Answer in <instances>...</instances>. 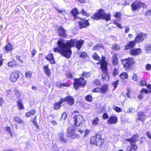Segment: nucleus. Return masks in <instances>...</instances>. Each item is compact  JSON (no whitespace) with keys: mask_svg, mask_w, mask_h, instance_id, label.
Returning <instances> with one entry per match:
<instances>
[{"mask_svg":"<svg viewBox=\"0 0 151 151\" xmlns=\"http://www.w3.org/2000/svg\"><path fill=\"white\" fill-rule=\"evenodd\" d=\"M84 40L76 39L71 40L65 42L64 41L60 39L57 42L58 47L53 48L55 52H59L67 58H69L72 54L70 48L75 46L78 50H79L84 43Z\"/></svg>","mask_w":151,"mask_h":151,"instance_id":"nucleus-1","label":"nucleus"},{"mask_svg":"<svg viewBox=\"0 0 151 151\" xmlns=\"http://www.w3.org/2000/svg\"><path fill=\"white\" fill-rule=\"evenodd\" d=\"M105 59L104 56L102 57L101 61V68L103 72L102 75V80L103 81L107 82L109 80V78L107 72V65L108 63L105 60Z\"/></svg>","mask_w":151,"mask_h":151,"instance_id":"nucleus-2","label":"nucleus"},{"mask_svg":"<svg viewBox=\"0 0 151 151\" xmlns=\"http://www.w3.org/2000/svg\"><path fill=\"white\" fill-rule=\"evenodd\" d=\"M92 17L96 20L105 19L107 21L111 20L110 14L105 13L104 10L102 9H100Z\"/></svg>","mask_w":151,"mask_h":151,"instance_id":"nucleus-3","label":"nucleus"},{"mask_svg":"<svg viewBox=\"0 0 151 151\" xmlns=\"http://www.w3.org/2000/svg\"><path fill=\"white\" fill-rule=\"evenodd\" d=\"M64 101H66L70 105H73L74 103V100L71 96H68L65 97L64 99H62L59 102H57L54 104V108L55 110L60 109L61 104Z\"/></svg>","mask_w":151,"mask_h":151,"instance_id":"nucleus-4","label":"nucleus"},{"mask_svg":"<svg viewBox=\"0 0 151 151\" xmlns=\"http://www.w3.org/2000/svg\"><path fill=\"white\" fill-rule=\"evenodd\" d=\"M122 63L123 65L124 69L127 70L128 68H130L132 66L134 65L135 64V62L133 58H130L122 60Z\"/></svg>","mask_w":151,"mask_h":151,"instance_id":"nucleus-5","label":"nucleus"},{"mask_svg":"<svg viewBox=\"0 0 151 151\" xmlns=\"http://www.w3.org/2000/svg\"><path fill=\"white\" fill-rule=\"evenodd\" d=\"M90 141L92 144L98 146H101L104 142V140L99 135L93 137L91 138Z\"/></svg>","mask_w":151,"mask_h":151,"instance_id":"nucleus-6","label":"nucleus"},{"mask_svg":"<svg viewBox=\"0 0 151 151\" xmlns=\"http://www.w3.org/2000/svg\"><path fill=\"white\" fill-rule=\"evenodd\" d=\"M86 83V81L83 78L76 79L74 81V87L77 90L80 86L84 87Z\"/></svg>","mask_w":151,"mask_h":151,"instance_id":"nucleus-7","label":"nucleus"},{"mask_svg":"<svg viewBox=\"0 0 151 151\" xmlns=\"http://www.w3.org/2000/svg\"><path fill=\"white\" fill-rule=\"evenodd\" d=\"M73 119L75 125L76 127L80 126L83 121V117L81 115L75 116Z\"/></svg>","mask_w":151,"mask_h":151,"instance_id":"nucleus-8","label":"nucleus"},{"mask_svg":"<svg viewBox=\"0 0 151 151\" xmlns=\"http://www.w3.org/2000/svg\"><path fill=\"white\" fill-rule=\"evenodd\" d=\"M19 71L17 70L12 72L10 76V80L12 82H15L19 78Z\"/></svg>","mask_w":151,"mask_h":151,"instance_id":"nucleus-9","label":"nucleus"},{"mask_svg":"<svg viewBox=\"0 0 151 151\" xmlns=\"http://www.w3.org/2000/svg\"><path fill=\"white\" fill-rule=\"evenodd\" d=\"M147 37V34L143 33H139L134 40L136 42L140 43L143 41Z\"/></svg>","mask_w":151,"mask_h":151,"instance_id":"nucleus-10","label":"nucleus"},{"mask_svg":"<svg viewBox=\"0 0 151 151\" xmlns=\"http://www.w3.org/2000/svg\"><path fill=\"white\" fill-rule=\"evenodd\" d=\"M141 7L140 0H135L131 5V8L133 11L137 10Z\"/></svg>","mask_w":151,"mask_h":151,"instance_id":"nucleus-11","label":"nucleus"},{"mask_svg":"<svg viewBox=\"0 0 151 151\" xmlns=\"http://www.w3.org/2000/svg\"><path fill=\"white\" fill-rule=\"evenodd\" d=\"M75 129L74 127L71 126L69 127L67 130V132L69 134L68 136L71 137L72 138H75L76 136Z\"/></svg>","mask_w":151,"mask_h":151,"instance_id":"nucleus-12","label":"nucleus"},{"mask_svg":"<svg viewBox=\"0 0 151 151\" xmlns=\"http://www.w3.org/2000/svg\"><path fill=\"white\" fill-rule=\"evenodd\" d=\"M142 51L140 48L132 49L129 50V54L132 55L136 56L141 54Z\"/></svg>","mask_w":151,"mask_h":151,"instance_id":"nucleus-13","label":"nucleus"},{"mask_svg":"<svg viewBox=\"0 0 151 151\" xmlns=\"http://www.w3.org/2000/svg\"><path fill=\"white\" fill-rule=\"evenodd\" d=\"M79 24L81 29L82 28L86 27L88 26L90 24L88 21L86 20L82 19L81 21H78Z\"/></svg>","mask_w":151,"mask_h":151,"instance_id":"nucleus-14","label":"nucleus"},{"mask_svg":"<svg viewBox=\"0 0 151 151\" xmlns=\"http://www.w3.org/2000/svg\"><path fill=\"white\" fill-rule=\"evenodd\" d=\"M146 116L144 112H140L137 114V119L143 122L145 120Z\"/></svg>","mask_w":151,"mask_h":151,"instance_id":"nucleus-15","label":"nucleus"},{"mask_svg":"<svg viewBox=\"0 0 151 151\" xmlns=\"http://www.w3.org/2000/svg\"><path fill=\"white\" fill-rule=\"evenodd\" d=\"M117 118L115 115H112L110 116L108 120V123L109 124L116 123L117 122Z\"/></svg>","mask_w":151,"mask_h":151,"instance_id":"nucleus-16","label":"nucleus"},{"mask_svg":"<svg viewBox=\"0 0 151 151\" xmlns=\"http://www.w3.org/2000/svg\"><path fill=\"white\" fill-rule=\"evenodd\" d=\"M46 58L48 60L51 64L55 63V62L53 57V55L52 54L48 55L46 57Z\"/></svg>","mask_w":151,"mask_h":151,"instance_id":"nucleus-17","label":"nucleus"},{"mask_svg":"<svg viewBox=\"0 0 151 151\" xmlns=\"http://www.w3.org/2000/svg\"><path fill=\"white\" fill-rule=\"evenodd\" d=\"M136 42L134 40L133 41H132L128 43L127 45H126L125 47V49L126 50L129 49H130L133 48L135 45Z\"/></svg>","mask_w":151,"mask_h":151,"instance_id":"nucleus-18","label":"nucleus"},{"mask_svg":"<svg viewBox=\"0 0 151 151\" xmlns=\"http://www.w3.org/2000/svg\"><path fill=\"white\" fill-rule=\"evenodd\" d=\"M138 135L137 134L134 135V137L131 139H127L126 140L128 141L131 143H135L138 140Z\"/></svg>","mask_w":151,"mask_h":151,"instance_id":"nucleus-19","label":"nucleus"},{"mask_svg":"<svg viewBox=\"0 0 151 151\" xmlns=\"http://www.w3.org/2000/svg\"><path fill=\"white\" fill-rule=\"evenodd\" d=\"M112 63L114 65H117L118 64L119 61L116 54H114L113 55L112 57Z\"/></svg>","mask_w":151,"mask_h":151,"instance_id":"nucleus-20","label":"nucleus"},{"mask_svg":"<svg viewBox=\"0 0 151 151\" xmlns=\"http://www.w3.org/2000/svg\"><path fill=\"white\" fill-rule=\"evenodd\" d=\"M59 36L61 37H65L66 36L65 30L61 27H59L58 28Z\"/></svg>","mask_w":151,"mask_h":151,"instance_id":"nucleus-21","label":"nucleus"},{"mask_svg":"<svg viewBox=\"0 0 151 151\" xmlns=\"http://www.w3.org/2000/svg\"><path fill=\"white\" fill-rule=\"evenodd\" d=\"M137 148V145L135 144H131L127 148V151H135Z\"/></svg>","mask_w":151,"mask_h":151,"instance_id":"nucleus-22","label":"nucleus"},{"mask_svg":"<svg viewBox=\"0 0 151 151\" xmlns=\"http://www.w3.org/2000/svg\"><path fill=\"white\" fill-rule=\"evenodd\" d=\"M4 49L7 52L11 51L13 49V46L10 43H8L5 46Z\"/></svg>","mask_w":151,"mask_h":151,"instance_id":"nucleus-23","label":"nucleus"},{"mask_svg":"<svg viewBox=\"0 0 151 151\" xmlns=\"http://www.w3.org/2000/svg\"><path fill=\"white\" fill-rule=\"evenodd\" d=\"M44 72L45 74L48 76L49 77L51 75L50 70L49 68L48 65H46L44 66Z\"/></svg>","mask_w":151,"mask_h":151,"instance_id":"nucleus-24","label":"nucleus"},{"mask_svg":"<svg viewBox=\"0 0 151 151\" xmlns=\"http://www.w3.org/2000/svg\"><path fill=\"white\" fill-rule=\"evenodd\" d=\"M17 104L18 109L19 110L24 109L23 104V102L21 100H19L17 102Z\"/></svg>","mask_w":151,"mask_h":151,"instance_id":"nucleus-25","label":"nucleus"},{"mask_svg":"<svg viewBox=\"0 0 151 151\" xmlns=\"http://www.w3.org/2000/svg\"><path fill=\"white\" fill-rule=\"evenodd\" d=\"M36 113V111L35 109H32L30 111L26 113L25 116L27 117H30L31 116L34 115Z\"/></svg>","mask_w":151,"mask_h":151,"instance_id":"nucleus-26","label":"nucleus"},{"mask_svg":"<svg viewBox=\"0 0 151 151\" xmlns=\"http://www.w3.org/2000/svg\"><path fill=\"white\" fill-rule=\"evenodd\" d=\"M100 119L98 117H95L92 121V124L94 126H97L99 124Z\"/></svg>","mask_w":151,"mask_h":151,"instance_id":"nucleus-27","label":"nucleus"},{"mask_svg":"<svg viewBox=\"0 0 151 151\" xmlns=\"http://www.w3.org/2000/svg\"><path fill=\"white\" fill-rule=\"evenodd\" d=\"M108 88L107 86L106 85H104L102 86L100 88V91L102 93H106Z\"/></svg>","mask_w":151,"mask_h":151,"instance_id":"nucleus-28","label":"nucleus"},{"mask_svg":"<svg viewBox=\"0 0 151 151\" xmlns=\"http://www.w3.org/2000/svg\"><path fill=\"white\" fill-rule=\"evenodd\" d=\"M120 77L122 79H127L128 76L127 73L126 72H123L121 73L120 75Z\"/></svg>","mask_w":151,"mask_h":151,"instance_id":"nucleus-29","label":"nucleus"},{"mask_svg":"<svg viewBox=\"0 0 151 151\" xmlns=\"http://www.w3.org/2000/svg\"><path fill=\"white\" fill-rule=\"evenodd\" d=\"M111 48L114 50H118L120 49V47L118 44H115L112 45Z\"/></svg>","mask_w":151,"mask_h":151,"instance_id":"nucleus-30","label":"nucleus"},{"mask_svg":"<svg viewBox=\"0 0 151 151\" xmlns=\"http://www.w3.org/2000/svg\"><path fill=\"white\" fill-rule=\"evenodd\" d=\"M59 139L62 143H65L67 141L64 137V135L63 134H60L59 137Z\"/></svg>","mask_w":151,"mask_h":151,"instance_id":"nucleus-31","label":"nucleus"},{"mask_svg":"<svg viewBox=\"0 0 151 151\" xmlns=\"http://www.w3.org/2000/svg\"><path fill=\"white\" fill-rule=\"evenodd\" d=\"M103 48V46L100 44H98L96 45L93 47V49L94 50H98L101 48Z\"/></svg>","mask_w":151,"mask_h":151,"instance_id":"nucleus-32","label":"nucleus"},{"mask_svg":"<svg viewBox=\"0 0 151 151\" xmlns=\"http://www.w3.org/2000/svg\"><path fill=\"white\" fill-rule=\"evenodd\" d=\"M14 119L15 122L19 124H23L24 123V122L18 117H14Z\"/></svg>","mask_w":151,"mask_h":151,"instance_id":"nucleus-33","label":"nucleus"},{"mask_svg":"<svg viewBox=\"0 0 151 151\" xmlns=\"http://www.w3.org/2000/svg\"><path fill=\"white\" fill-rule=\"evenodd\" d=\"M135 110L132 108H129L125 111L126 113H132L134 112Z\"/></svg>","mask_w":151,"mask_h":151,"instance_id":"nucleus-34","label":"nucleus"},{"mask_svg":"<svg viewBox=\"0 0 151 151\" xmlns=\"http://www.w3.org/2000/svg\"><path fill=\"white\" fill-rule=\"evenodd\" d=\"M113 108L117 112H120L122 111V109L121 108L115 106H113Z\"/></svg>","mask_w":151,"mask_h":151,"instance_id":"nucleus-35","label":"nucleus"},{"mask_svg":"<svg viewBox=\"0 0 151 151\" xmlns=\"http://www.w3.org/2000/svg\"><path fill=\"white\" fill-rule=\"evenodd\" d=\"M71 13L74 16L75 18L76 19V16L78 14V12L77 9L76 8L72 10Z\"/></svg>","mask_w":151,"mask_h":151,"instance_id":"nucleus-36","label":"nucleus"},{"mask_svg":"<svg viewBox=\"0 0 151 151\" xmlns=\"http://www.w3.org/2000/svg\"><path fill=\"white\" fill-rule=\"evenodd\" d=\"M32 72L31 71H28L25 73V76L26 78H30L32 77Z\"/></svg>","mask_w":151,"mask_h":151,"instance_id":"nucleus-37","label":"nucleus"},{"mask_svg":"<svg viewBox=\"0 0 151 151\" xmlns=\"http://www.w3.org/2000/svg\"><path fill=\"white\" fill-rule=\"evenodd\" d=\"M139 79V77L137 74H134L132 77V79L135 81H137Z\"/></svg>","mask_w":151,"mask_h":151,"instance_id":"nucleus-38","label":"nucleus"},{"mask_svg":"<svg viewBox=\"0 0 151 151\" xmlns=\"http://www.w3.org/2000/svg\"><path fill=\"white\" fill-rule=\"evenodd\" d=\"M93 58L96 60H99L100 58L96 53H94L92 55Z\"/></svg>","mask_w":151,"mask_h":151,"instance_id":"nucleus-39","label":"nucleus"},{"mask_svg":"<svg viewBox=\"0 0 151 151\" xmlns=\"http://www.w3.org/2000/svg\"><path fill=\"white\" fill-rule=\"evenodd\" d=\"M145 49L147 52L151 51V45L149 44H146L145 47Z\"/></svg>","mask_w":151,"mask_h":151,"instance_id":"nucleus-40","label":"nucleus"},{"mask_svg":"<svg viewBox=\"0 0 151 151\" xmlns=\"http://www.w3.org/2000/svg\"><path fill=\"white\" fill-rule=\"evenodd\" d=\"M86 100L89 102L92 101V96L91 95H88L85 97Z\"/></svg>","mask_w":151,"mask_h":151,"instance_id":"nucleus-41","label":"nucleus"},{"mask_svg":"<svg viewBox=\"0 0 151 151\" xmlns=\"http://www.w3.org/2000/svg\"><path fill=\"white\" fill-rule=\"evenodd\" d=\"M119 70L118 68H114L113 70V74L114 76H116L118 74Z\"/></svg>","mask_w":151,"mask_h":151,"instance_id":"nucleus-42","label":"nucleus"},{"mask_svg":"<svg viewBox=\"0 0 151 151\" xmlns=\"http://www.w3.org/2000/svg\"><path fill=\"white\" fill-rule=\"evenodd\" d=\"M8 64L9 67L13 66L16 65L15 61L13 60V61L9 62L8 63Z\"/></svg>","mask_w":151,"mask_h":151,"instance_id":"nucleus-43","label":"nucleus"},{"mask_svg":"<svg viewBox=\"0 0 151 151\" xmlns=\"http://www.w3.org/2000/svg\"><path fill=\"white\" fill-rule=\"evenodd\" d=\"M121 15L122 13L120 12H118L116 13L115 15H114V17L117 18V19H119L120 18Z\"/></svg>","mask_w":151,"mask_h":151,"instance_id":"nucleus-44","label":"nucleus"},{"mask_svg":"<svg viewBox=\"0 0 151 151\" xmlns=\"http://www.w3.org/2000/svg\"><path fill=\"white\" fill-rule=\"evenodd\" d=\"M5 129L6 130V131L9 132V133L10 134L11 136L12 135V132L11 131V128L7 126L5 127Z\"/></svg>","mask_w":151,"mask_h":151,"instance_id":"nucleus-45","label":"nucleus"},{"mask_svg":"<svg viewBox=\"0 0 151 151\" xmlns=\"http://www.w3.org/2000/svg\"><path fill=\"white\" fill-rule=\"evenodd\" d=\"M151 91H148L147 90L145 89H142L141 91V94H142L143 93H144L145 94H147L149 93H150Z\"/></svg>","mask_w":151,"mask_h":151,"instance_id":"nucleus-46","label":"nucleus"},{"mask_svg":"<svg viewBox=\"0 0 151 151\" xmlns=\"http://www.w3.org/2000/svg\"><path fill=\"white\" fill-rule=\"evenodd\" d=\"M82 76H83L86 77H88L90 76V73L88 72H84L82 74Z\"/></svg>","mask_w":151,"mask_h":151,"instance_id":"nucleus-47","label":"nucleus"},{"mask_svg":"<svg viewBox=\"0 0 151 151\" xmlns=\"http://www.w3.org/2000/svg\"><path fill=\"white\" fill-rule=\"evenodd\" d=\"M81 13L83 15H86L87 16H89V14L87 13L83 9H82L81 12Z\"/></svg>","mask_w":151,"mask_h":151,"instance_id":"nucleus-48","label":"nucleus"},{"mask_svg":"<svg viewBox=\"0 0 151 151\" xmlns=\"http://www.w3.org/2000/svg\"><path fill=\"white\" fill-rule=\"evenodd\" d=\"M147 84V82L143 80L141 81L139 83L140 86H144L145 85Z\"/></svg>","mask_w":151,"mask_h":151,"instance_id":"nucleus-49","label":"nucleus"},{"mask_svg":"<svg viewBox=\"0 0 151 151\" xmlns=\"http://www.w3.org/2000/svg\"><path fill=\"white\" fill-rule=\"evenodd\" d=\"M86 55L87 54L86 53L83 52L81 53L80 54V56L82 58H84L86 56Z\"/></svg>","mask_w":151,"mask_h":151,"instance_id":"nucleus-50","label":"nucleus"},{"mask_svg":"<svg viewBox=\"0 0 151 151\" xmlns=\"http://www.w3.org/2000/svg\"><path fill=\"white\" fill-rule=\"evenodd\" d=\"M114 23L115 24H116L119 28H122V27L121 26V24L120 23H118L117 21L115 20L114 21Z\"/></svg>","mask_w":151,"mask_h":151,"instance_id":"nucleus-51","label":"nucleus"},{"mask_svg":"<svg viewBox=\"0 0 151 151\" xmlns=\"http://www.w3.org/2000/svg\"><path fill=\"white\" fill-rule=\"evenodd\" d=\"M92 91L93 92L98 93L100 92V88L98 87H97Z\"/></svg>","mask_w":151,"mask_h":151,"instance_id":"nucleus-52","label":"nucleus"},{"mask_svg":"<svg viewBox=\"0 0 151 151\" xmlns=\"http://www.w3.org/2000/svg\"><path fill=\"white\" fill-rule=\"evenodd\" d=\"M70 86V85L68 83H60L59 85V87H63V86L68 87Z\"/></svg>","mask_w":151,"mask_h":151,"instance_id":"nucleus-53","label":"nucleus"},{"mask_svg":"<svg viewBox=\"0 0 151 151\" xmlns=\"http://www.w3.org/2000/svg\"><path fill=\"white\" fill-rule=\"evenodd\" d=\"M14 93L16 96L17 98H19L20 96V93L17 90H15Z\"/></svg>","mask_w":151,"mask_h":151,"instance_id":"nucleus-54","label":"nucleus"},{"mask_svg":"<svg viewBox=\"0 0 151 151\" xmlns=\"http://www.w3.org/2000/svg\"><path fill=\"white\" fill-rule=\"evenodd\" d=\"M55 9L59 12L62 14L63 15H64L65 14V12L64 11H62L60 10L57 8H55Z\"/></svg>","mask_w":151,"mask_h":151,"instance_id":"nucleus-55","label":"nucleus"},{"mask_svg":"<svg viewBox=\"0 0 151 151\" xmlns=\"http://www.w3.org/2000/svg\"><path fill=\"white\" fill-rule=\"evenodd\" d=\"M93 83L95 84V85L97 86H99L100 84V81L98 79H96L94 81Z\"/></svg>","mask_w":151,"mask_h":151,"instance_id":"nucleus-56","label":"nucleus"},{"mask_svg":"<svg viewBox=\"0 0 151 151\" xmlns=\"http://www.w3.org/2000/svg\"><path fill=\"white\" fill-rule=\"evenodd\" d=\"M67 117V114L65 113H64L62 114L61 119H62L65 120Z\"/></svg>","mask_w":151,"mask_h":151,"instance_id":"nucleus-57","label":"nucleus"},{"mask_svg":"<svg viewBox=\"0 0 151 151\" xmlns=\"http://www.w3.org/2000/svg\"><path fill=\"white\" fill-rule=\"evenodd\" d=\"M67 76L69 78H72L73 77L72 74L70 73H68L66 74Z\"/></svg>","mask_w":151,"mask_h":151,"instance_id":"nucleus-58","label":"nucleus"},{"mask_svg":"<svg viewBox=\"0 0 151 151\" xmlns=\"http://www.w3.org/2000/svg\"><path fill=\"white\" fill-rule=\"evenodd\" d=\"M151 68V65L150 64H147L146 66V69L147 70H149Z\"/></svg>","mask_w":151,"mask_h":151,"instance_id":"nucleus-59","label":"nucleus"},{"mask_svg":"<svg viewBox=\"0 0 151 151\" xmlns=\"http://www.w3.org/2000/svg\"><path fill=\"white\" fill-rule=\"evenodd\" d=\"M108 117H109L108 115V114L107 113H104L102 116V117L104 119H107L108 118Z\"/></svg>","mask_w":151,"mask_h":151,"instance_id":"nucleus-60","label":"nucleus"},{"mask_svg":"<svg viewBox=\"0 0 151 151\" xmlns=\"http://www.w3.org/2000/svg\"><path fill=\"white\" fill-rule=\"evenodd\" d=\"M33 124L34 126L37 128H38L39 127V126L37 124V122L35 120H34L33 121Z\"/></svg>","mask_w":151,"mask_h":151,"instance_id":"nucleus-61","label":"nucleus"},{"mask_svg":"<svg viewBox=\"0 0 151 151\" xmlns=\"http://www.w3.org/2000/svg\"><path fill=\"white\" fill-rule=\"evenodd\" d=\"M36 53V51L35 50L33 49L31 51V54L32 56V57H34L35 54Z\"/></svg>","mask_w":151,"mask_h":151,"instance_id":"nucleus-62","label":"nucleus"},{"mask_svg":"<svg viewBox=\"0 0 151 151\" xmlns=\"http://www.w3.org/2000/svg\"><path fill=\"white\" fill-rule=\"evenodd\" d=\"M119 82L118 80L116 81L115 82H114L113 84V86L115 88H116L117 87V86Z\"/></svg>","mask_w":151,"mask_h":151,"instance_id":"nucleus-63","label":"nucleus"},{"mask_svg":"<svg viewBox=\"0 0 151 151\" xmlns=\"http://www.w3.org/2000/svg\"><path fill=\"white\" fill-rule=\"evenodd\" d=\"M147 135L148 137L150 139H151V133L148 132H147Z\"/></svg>","mask_w":151,"mask_h":151,"instance_id":"nucleus-64","label":"nucleus"}]
</instances>
